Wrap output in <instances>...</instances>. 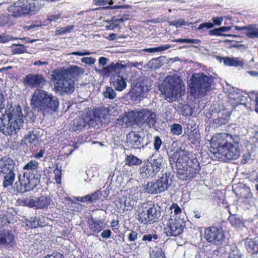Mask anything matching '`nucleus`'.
Returning a JSON list of instances; mask_svg holds the SVG:
<instances>
[{"instance_id":"20e7f679","label":"nucleus","mask_w":258,"mask_h":258,"mask_svg":"<svg viewBox=\"0 0 258 258\" xmlns=\"http://www.w3.org/2000/svg\"><path fill=\"white\" fill-rule=\"evenodd\" d=\"M39 164L36 160H30L23 167V175H19L18 180L15 182L14 187L18 191L24 193L34 189L40 182L41 171Z\"/></svg>"},{"instance_id":"0e129e2a","label":"nucleus","mask_w":258,"mask_h":258,"mask_svg":"<svg viewBox=\"0 0 258 258\" xmlns=\"http://www.w3.org/2000/svg\"><path fill=\"white\" fill-rule=\"evenodd\" d=\"M159 58L152 59L148 63L149 67L152 69H157L159 67Z\"/></svg>"},{"instance_id":"7c9ffc66","label":"nucleus","mask_w":258,"mask_h":258,"mask_svg":"<svg viewBox=\"0 0 258 258\" xmlns=\"http://www.w3.org/2000/svg\"><path fill=\"white\" fill-rule=\"evenodd\" d=\"M161 208L158 206L153 205L150 208H147V211L150 219V224L157 221L161 216Z\"/></svg>"},{"instance_id":"13d9d810","label":"nucleus","mask_w":258,"mask_h":258,"mask_svg":"<svg viewBox=\"0 0 258 258\" xmlns=\"http://www.w3.org/2000/svg\"><path fill=\"white\" fill-rule=\"evenodd\" d=\"M162 144V140L158 136H155L154 138V149L156 151H159L161 145Z\"/></svg>"},{"instance_id":"4d7b16f0","label":"nucleus","mask_w":258,"mask_h":258,"mask_svg":"<svg viewBox=\"0 0 258 258\" xmlns=\"http://www.w3.org/2000/svg\"><path fill=\"white\" fill-rule=\"evenodd\" d=\"M54 174L55 180L57 183L59 184L61 182V167H59L58 165H56V168L53 171Z\"/></svg>"},{"instance_id":"6e6d98bb","label":"nucleus","mask_w":258,"mask_h":258,"mask_svg":"<svg viewBox=\"0 0 258 258\" xmlns=\"http://www.w3.org/2000/svg\"><path fill=\"white\" fill-rule=\"evenodd\" d=\"M228 258H241L240 252L236 247L233 246L231 248Z\"/></svg>"},{"instance_id":"de8ad7c7","label":"nucleus","mask_w":258,"mask_h":258,"mask_svg":"<svg viewBox=\"0 0 258 258\" xmlns=\"http://www.w3.org/2000/svg\"><path fill=\"white\" fill-rule=\"evenodd\" d=\"M104 97L109 99H113L115 98L116 94L114 89L110 87H107L105 91L103 93Z\"/></svg>"},{"instance_id":"f257e3e1","label":"nucleus","mask_w":258,"mask_h":258,"mask_svg":"<svg viewBox=\"0 0 258 258\" xmlns=\"http://www.w3.org/2000/svg\"><path fill=\"white\" fill-rule=\"evenodd\" d=\"M169 162L172 169L175 167L177 176L182 180L195 177L201 169L196 155L187 151L174 153L173 156L169 158Z\"/></svg>"},{"instance_id":"3c124183","label":"nucleus","mask_w":258,"mask_h":258,"mask_svg":"<svg viewBox=\"0 0 258 258\" xmlns=\"http://www.w3.org/2000/svg\"><path fill=\"white\" fill-rule=\"evenodd\" d=\"M151 85V80L150 78H146L142 81L139 86L142 87V89L147 93L150 90Z\"/></svg>"},{"instance_id":"4c0bfd02","label":"nucleus","mask_w":258,"mask_h":258,"mask_svg":"<svg viewBox=\"0 0 258 258\" xmlns=\"http://www.w3.org/2000/svg\"><path fill=\"white\" fill-rule=\"evenodd\" d=\"M140 175L142 178L147 179L150 177H153L155 176L152 169L149 164L142 167L140 169Z\"/></svg>"},{"instance_id":"f8f14e48","label":"nucleus","mask_w":258,"mask_h":258,"mask_svg":"<svg viewBox=\"0 0 258 258\" xmlns=\"http://www.w3.org/2000/svg\"><path fill=\"white\" fill-rule=\"evenodd\" d=\"M48 93V92L43 90L37 89L33 93L31 100V105L32 108L35 110L41 111Z\"/></svg>"},{"instance_id":"6ab92c4d","label":"nucleus","mask_w":258,"mask_h":258,"mask_svg":"<svg viewBox=\"0 0 258 258\" xmlns=\"http://www.w3.org/2000/svg\"><path fill=\"white\" fill-rule=\"evenodd\" d=\"M230 114V111L225 108L219 110L217 112V118L213 119L212 126L214 128H217L222 125L226 124L229 122Z\"/></svg>"},{"instance_id":"c9c22d12","label":"nucleus","mask_w":258,"mask_h":258,"mask_svg":"<svg viewBox=\"0 0 258 258\" xmlns=\"http://www.w3.org/2000/svg\"><path fill=\"white\" fill-rule=\"evenodd\" d=\"M88 223L90 229L94 232L99 233L103 229V222L101 220H95L91 217L89 219Z\"/></svg>"},{"instance_id":"423d86ee","label":"nucleus","mask_w":258,"mask_h":258,"mask_svg":"<svg viewBox=\"0 0 258 258\" xmlns=\"http://www.w3.org/2000/svg\"><path fill=\"white\" fill-rule=\"evenodd\" d=\"M189 85L191 93L195 95H202L211 87L213 81L211 76H207L203 73L194 74L191 79Z\"/></svg>"},{"instance_id":"79ce46f5","label":"nucleus","mask_w":258,"mask_h":258,"mask_svg":"<svg viewBox=\"0 0 258 258\" xmlns=\"http://www.w3.org/2000/svg\"><path fill=\"white\" fill-rule=\"evenodd\" d=\"M246 35L249 38H258V28L255 25H249L247 31L245 32Z\"/></svg>"},{"instance_id":"4468645a","label":"nucleus","mask_w":258,"mask_h":258,"mask_svg":"<svg viewBox=\"0 0 258 258\" xmlns=\"http://www.w3.org/2000/svg\"><path fill=\"white\" fill-rule=\"evenodd\" d=\"M23 83L30 88H42L45 83V80L41 74H29L23 79Z\"/></svg>"},{"instance_id":"338daca9","label":"nucleus","mask_w":258,"mask_h":258,"mask_svg":"<svg viewBox=\"0 0 258 258\" xmlns=\"http://www.w3.org/2000/svg\"><path fill=\"white\" fill-rule=\"evenodd\" d=\"M43 258H64V255L57 251H54L50 254H47Z\"/></svg>"},{"instance_id":"b1692460","label":"nucleus","mask_w":258,"mask_h":258,"mask_svg":"<svg viewBox=\"0 0 258 258\" xmlns=\"http://www.w3.org/2000/svg\"><path fill=\"white\" fill-rule=\"evenodd\" d=\"M15 242L14 236L9 230H4L0 233V245L5 247L12 246Z\"/></svg>"},{"instance_id":"cd10ccee","label":"nucleus","mask_w":258,"mask_h":258,"mask_svg":"<svg viewBox=\"0 0 258 258\" xmlns=\"http://www.w3.org/2000/svg\"><path fill=\"white\" fill-rule=\"evenodd\" d=\"M133 16L131 14H124L120 18H113L111 21V24L107 27L109 29L113 30L116 28L121 27V24L123 22L132 19Z\"/></svg>"},{"instance_id":"6e6552de","label":"nucleus","mask_w":258,"mask_h":258,"mask_svg":"<svg viewBox=\"0 0 258 258\" xmlns=\"http://www.w3.org/2000/svg\"><path fill=\"white\" fill-rule=\"evenodd\" d=\"M159 91L165 95V99L169 102L175 100L181 93L180 86L175 78L168 76L159 86Z\"/></svg>"},{"instance_id":"a211bd4d","label":"nucleus","mask_w":258,"mask_h":258,"mask_svg":"<svg viewBox=\"0 0 258 258\" xmlns=\"http://www.w3.org/2000/svg\"><path fill=\"white\" fill-rule=\"evenodd\" d=\"M126 143L128 147L139 149L143 146V138L135 132H131L126 137Z\"/></svg>"},{"instance_id":"f03ea898","label":"nucleus","mask_w":258,"mask_h":258,"mask_svg":"<svg viewBox=\"0 0 258 258\" xmlns=\"http://www.w3.org/2000/svg\"><path fill=\"white\" fill-rule=\"evenodd\" d=\"M5 97L0 93V131L6 136L16 134L22 127L25 116L21 107H13L12 105L4 107Z\"/></svg>"},{"instance_id":"c85d7f7f","label":"nucleus","mask_w":258,"mask_h":258,"mask_svg":"<svg viewBox=\"0 0 258 258\" xmlns=\"http://www.w3.org/2000/svg\"><path fill=\"white\" fill-rule=\"evenodd\" d=\"M15 171L16 170H12L3 174L4 176L3 181V186L4 188L12 186L15 190L17 191L14 187L15 184L14 182L16 179Z\"/></svg>"},{"instance_id":"a18cd8bd","label":"nucleus","mask_w":258,"mask_h":258,"mask_svg":"<svg viewBox=\"0 0 258 258\" xmlns=\"http://www.w3.org/2000/svg\"><path fill=\"white\" fill-rule=\"evenodd\" d=\"M133 96L135 97L136 99L141 100L146 93V91H144L140 86H136L133 89Z\"/></svg>"},{"instance_id":"9d476101","label":"nucleus","mask_w":258,"mask_h":258,"mask_svg":"<svg viewBox=\"0 0 258 258\" xmlns=\"http://www.w3.org/2000/svg\"><path fill=\"white\" fill-rule=\"evenodd\" d=\"M138 200L139 193L131 191L127 195L119 198L116 206L119 210L131 211L136 206Z\"/></svg>"},{"instance_id":"9b49d317","label":"nucleus","mask_w":258,"mask_h":258,"mask_svg":"<svg viewBox=\"0 0 258 258\" xmlns=\"http://www.w3.org/2000/svg\"><path fill=\"white\" fill-rule=\"evenodd\" d=\"M185 226V221L180 218L175 217L174 219H170L165 228V233L168 236L179 235L183 232Z\"/></svg>"},{"instance_id":"1a4fd4ad","label":"nucleus","mask_w":258,"mask_h":258,"mask_svg":"<svg viewBox=\"0 0 258 258\" xmlns=\"http://www.w3.org/2000/svg\"><path fill=\"white\" fill-rule=\"evenodd\" d=\"M205 238L214 245L222 244L225 239V232L220 227L211 226L205 230Z\"/></svg>"},{"instance_id":"0eeeda50","label":"nucleus","mask_w":258,"mask_h":258,"mask_svg":"<svg viewBox=\"0 0 258 258\" xmlns=\"http://www.w3.org/2000/svg\"><path fill=\"white\" fill-rule=\"evenodd\" d=\"M54 88L56 92L71 94L74 91V81L70 78L67 70L54 71Z\"/></svg>"},{"instance_id":"052dcab7","label":"nucleus","mask_w":258,"mask_h":258,"mask_svg":"<svg viewBox=\"0 0 258 258\" xmlns=\"http://www.w3.org/2000/svg\"><path fill=\"white\" fill-rule=\"evenodd\" d=\"M102 196L99 190H97L94 193L89 195V202H94L97 201Z\"/></svg>"},{"instance_id":"72a5a7b5","label":"nucleus","mask_w":258,"mask_h":258,"mask_svg":"<svg viewBox=\"0 0 258 258\" xmlns=\"http://www.w3.org/2000/svg\"><path fill=\"white\" fill-rule=\"evenodd\" d=\"M124 69L123 64L119 63H111L109 66L103 68V70L105 74L114 73L115 74H120L121 71Z\"/></svg>"},{"instance_id":"f704fd0d","label":"nucleus","mask_w":258,"mask_h":258,"mask_svg":"<svg viewBox=\"0 0 258 258\" xmlns=\"http://www.w3.org/2000/svg\"><path fill=\"white\" fill-rule=\"evenodd\" d=\"M137 219L142 224H150V219L147 208H140L137 211Z\"/></svg>"},{"instance_id":"ea45409f","label":"nucleus","mask_w":258,"mask_h":258,"mask_svg":"<svg viewBox=\"0 0 258 258\" xmlns=\"http://www.w3.org/2000/svg\"><path fill=\"white\" fill-rule=\"evenodd\" d=\"M171 46L169 44H165L164 45H160V46L156 47L145 48L143 49V51L149 53H155L158 52H162L167 50L170 48Z\"/></svg>"},{"instance_id":"e2e57ef3","label":"nucleus","mask_w":258,"mask_h":258,"mask_svg":"<svg viewBox=\"0 0 258 258\" xmlns=\"http://www.w3.org/2000/svg\"><path fill=\"white\" fill-rule=\"evenodd\" d=\"M14 39L12 36L7 34L0 35V43H5Z\"/></svg>"},{"instance_id":"680f3d73","label":"nucleus","mask_w":258,"mask_h":258,"mask_svg":"<svg viewBox=\"0 0 258 258\" xmlns=\"http://www.w3.org/2000/svg\"><path fill=\"white\" fill-rule=\"evenodd\" d=\"M169 25L170 26H173L177 28L183 25H186V23L184 19H179L177 20L170 22Z\"/></svg>"},{"instance_id":"8fccbe9b","label":"nucleus","mask_w":258,"mask_h":258,"mask_svg":"<svg viewBox=\"0 0 258 258\" xmlns=\"http://www.w3.org/2000/svg\"><path fill=\"white\" fill-rule=\"evenodd\" d=\"M170 132L174 135H180L182 133V126L178 123L173 124L170 126Z\"/></svg>"},{"instance_id":"f3484780","label":"nucleus","mask_w":258,"mask_h":258,"mask_svg":"<svg viewBox=\"0 0 258 258\" xmlns=\"http://www.w3.org/2000/svg\"><path fill=\"white\" fill-rule=\"evenodd\" d=\"M53 204V201L49 196L41 195L40 197L32 199L30 201L29 204L32 207L37 209H47Z\"/></svg>"},{"instance_id":"393cba45","label":"nucleus","mask_w":258,"mask_h":258,"mask_svg":"<svg viewBox=\"0 0 258 258\" xmlns=\"http://www.w3.org/2000/svg\"><path fill=\"white\" fill-rule=\"evenodd\" d=\"M241 200L243 204V207L248 209L253 204L255 199L252 197L250 190L247 187L244 188L241 192Z\"/></svg>"},{"instance_id":"c756f323","label":"nucleus","mask_w":258,"mask_h":258,"mask_svg":"<svg viewBox=\"0 0 258 258\" xmlns=\"http://www.w3.org/2000/svg\"><path fill=\"white\" fill-rule=\"evenodd\" d=\"M245 243L246 248L249 253L253 254L258 252V237L253 239L247 238Z\"/></svg>"},{"instance_id":"a19ab883","label":"nucleus","mask_w":258,"mask_h":258,"mask_svg":"<svg viewBox=\"0 0 258 258\" xmlns=\"http://www.w3.org/2000/svg\"><path fill=\"white\" fill-rule=\"evenodd\" d=\"M125 164L130 166L139 165L142 163V160L133 155L127 156L125 159Z\"/></svg>"},{"instance_id":"864d4df0","label":"nucleus","mask_w":258,"mask_h":258,"mask_svg":"<svg viewBox=\"0 0 258 258\" xmlns=\"http://www.w3.org/2000/svg\"><path fill=\"white\" fill-rule=\"evenodd\" d=\"M74 28V25L67 26L66 27L57 28L56 30V34L62 35L71 32Z\"/></svg>"},{"instance_id":"603ef678","label":"nucleus","mask_w":258,"mask_h":258,"mask_svg":"<svg viewBox=\"0 0 258 258\" xmlns=\"http://www.w3.org/2000/svg\"><path fill=\"white\" fill-rule=\"evenodd\" d=\"M230 216L229 217V220L233 226L238 227L241 223L240 219L237 217L236 215L232 214L230 210L229 211Z\"/></svg>"},{"instance_id":"a878e982","label":"nucleus","mask_w":258,"mask_h":258,"mask_svg":"<svg viewBox=\"0 0 258 258\" xmlns=\"http://www.w3.org/2000/svg\"><path fill=\"white\" fill-rule=\"evenodd\" d=\"M25 140L27 144L32 146H37L41 143V135L39 132L33 131L29 133L25 137Z\"/></svg>"},{"instance_id":"7ed1b4c3","label":"nucleus","mask_w":258,"mask_h":258,"mask_svg":"<svg viewBox=\"0 0 258 258\" xmlns=\"http://www.w3.org/2000/svg\"><path fill=\"white\" fill-rule=\"evenodd\" d=\"M239 140L238 137H235L232 141L222 143L221 135L213 137L210 147L212 158L224 162L237 159L241 153Z\"/></svg>"},{"instance_id":"2eb2a0df","label":"nucleus","mask_w":258,"mask_h":258,"mask_svg":"<svg viewBox=\"0 0 258 258\" xmlns=\"http://www.w3.org/2000/svg\"><path fill=\"white\" fill-rule=\"evenodd\" d=\"M115 111L112 106L100 107L93 110L94 120L95 121L105 123L106 119L109 115H115Z\"/></svg>"},{"instance_id":"c03bdc74","label":"nucleus","mask_w":258,"mask_h":258,"mask_svg":"<svg viewBox=\"0 0 258 258\" xmlns=\"http://www.w3.org/2000/svg\"><path fill=\"white\" fill-rule=\"evenodd\" d=\"M11 48L13 54H22L26 51V47L23 44L14 43L11 46Z\"/></svg>"},{"instance_id":"4be33fe9","label":"nucleus","mask_w":258,"mask_h":258,"mask_svg":"<svg viewBox=\"0 0 258 258\" xmlns=\"http://www.w3.org/2000/svg\"><path fill=\"white\" fill-rule=\"evenodd\" d=\"M216 58L220 62L223 61L225 66L245 68L244 61L238 57L217 56Z\"/></svg>"},{"instance_id":"2f4dec72","label":"nucleus","mask_w":258,"mask_h":258,"mask_svg":"<svg viewBox=\"0 0 258 258\" xmlns=\"http://www.w3.org/2000/svg\"><path fill=\"white\" fill-rule=\"evenodd\" d=\"M173 175L170 172H165L163 174L162 176L158 178V180L161 183L164 191L168 190V189L171 186L172 182Z\"/></svg>"},{"instance_id":"412c9836","label":"nucleus","mask_w":258,"mask_h":258,"mask_svg":"<svg viewBox=\"0 0 258 258\" xmlns=\"http://www.w3.org/2000/svg\"><path fill=\"white\" fill-rule=\"evenodd\" d=\"M153 154L148 160V164H150L152 171H153L156 175L160 171L163 172V169L165 166V160L161 156L155 157Z\"/></svg>"},{"instance_id":"49530a36","label":"nucleus","mask_w":258,"mask_h":258,"mask_svg":"<svg viewBox=\"0 0 258 258\" xmlns=\"http://www.w3.org/2000/svg\"><path fill=\"white\" fill-rule=\"evenodd\" d=\"M62 13L60 12H54V13H50L47 15V20L50 22H56L57 20L61 18L63 19L64 18H68L67 16H62Z\"/></svg>"},{"instance_id":"bb28decb","label":"nucleus","mask_w":258,"mask_h":258,"mask_svg":"<svg viewBox=\"0 0 258 258\" xmlns=\"http://www.w3.org/2000/svg\"><path fill=\"white\" fill-rule=\"evenodd\" d=\"M158 179L155 182H149L145 186L146 191L151 194H158L164 192Z\"/></svg>"},{"instance_id":"09e8293b","label":"nucleus","mask_w":258,"mask_h":258,"mask_svg":"<svg viewBox=\"0 0 258 258\" xmlns=\"http://www.w3.org/2000/svg\"><path fill=\"white\" fill-rule=\"evenodd\" d=\"M158 238V236L155 233L148 234L143 236L142 240L145 241L146 244L148 242H154L156 245L155 240H157Z\"/></svg>"},{"instance_id":"5fc2aeb1","label":"nucleus","mask_w":258,"mask_h":258,"mask_svg":"<svg viewBox=\"0 0 258 258\" xmlns=\"http://www.w3.org/2000/svg\"><path fill=\"white\" fill-rule=\"evenodd\" d=\"M68 71V70H67ZM69 72L74 75H81L84 73V69L80 67L75 66L71 67L69 70Z\"/></svg>"},{"instance_id":"39448f33","label":"nucleus","mask_w":258,"mask_h":258,"mask_svg":"<svg viewBox=\"0 0 258 258\" xmlns=\"http://www.w3.org/2000/svg\"><path fill=\"white\" fill-rule=\"evenodd\" d=\"M130 125H137L142 129L150 128L154 126L156 122L155 112L148 109L128 112L126 117Z\"/></svg>"},{"instance_id":"69168bd1","label":"nucleus","mask_w":258,"mask_h":258,"mask_svg":"<svg viewBox=\"0 0 258 258\" xmlns=\"http://www.w3.org/2000/svg\"><path fill=\"white\" fill-rule=\"evenodd\" d=\"M81 61L89 66L94 64L96 62V59L92 57H84L81 58Z\"/></svg>"},{"instance_id":"473e14b6","label":"nucleus","mask_w":258,"mask_h":258,"mask_svg":"<svg viewBox=\"0 0 258 258\" xmlns=\"http://www.w3.org/2000/svg\"><path fill=\"white\" fill-rule=\"evenodd\" d=\"M3 174L10 172L12 170H15L16 164L14 160L8 156L3 157Z\"/></svg>"},{"instance_id":"37998d69","label":"nucleus","mask_w":258,"mask_h":258,"mask_svg":"<svg viewBox=\"0 0 258 258\" xmlns=\"http://www.w3.org/2000/svg\"><path fill=\"white\" fill-rule=\"evenodd\" d=\"M29 222L30 223L31 226L33 228L42 227L45 224L44 219L37 216L31 217L29 220Z\"/></svg>"},{"instance_id":"bf43d9fd","label":"nucleus","mask_w":258,"mask_h":258,"mask_svg":"<svg viewBox=\"0 0 258 258\" xmlns=\"http://www.w3.org/2000/svg\"><path fill=\"white\" fill-rule=\"evenodd\" d=\"M170 210H171V213H173L174 215L176 216L175 217L179 218L178 217V215L181 213L182 210L177 204L175 203L172 204L170 207Z\"/></svg>"},{"instance_id":"774afa93","label":"nucleus","mask_w":258,"mask_h":258,"mask_svg":"<svg viewBox=\"0 0 258 258\" xmlns=\"http://www.w3.org/2000/svg\"><path fill=\"white\" fill-rule=\"evenodd\" d=\"M248 96L251 100L255 99L256 102L255 110L258 113V94H255L254 92H250L248 94Z\"/></svg>"},{"instance_id":"aec40b11","label":"nucleus","mask_w":258,"mask_h":258,"mask_svg":"<svg viewBox=\"0 0 258 258\" xmlns=\"http://www.w3.org/2000/svg\"><path fill=\"white\" fill-rule=\"evenodd\" d=\"M94 120L91 117L87 115H83L74 121L72 130L74 131H79L86 127L93 125Z\"/></svg>"},{"instance_id":"e433bc0d","label":"nucleus","mask_w":258,"mask_h":258,"mask_svg":"<svg viewBox=\"0 0 258 258\" xmlns=\"http://www.w3.org/2000/svg\"><path fill=\"white\" fill-rule=\"evenodd\" d=\"M162 245L158 244L155 245V247L150 251L151 258H166L164 252L162 249Z\"/></svg>"},{"instance_id":"dca6fc26","label":"nucleus","mask_w":258,"mask_h":258,"mask_svg":"<svg viewBox=\"0 0 258 258\" xmlns=\"http://www.w3.org/2000/svg\"><path fill=\"white\" fill-rule=\"evenodd\" d=\"M59 104L58 98L49 93L47 99L41 111L44 115L51 114L54 112L56 111L58 108Z\"/></svg>"},{"instance_id":"ddd939ff","label":"nucleus","mask_w":258,"mask_h":258,"mask_svg":"<svg viewBox=\"0 0 258 258\" xmlns=\"http://www.w3.org/2000/svg\"><path fill=\"white\" fill-rule=\"evenodd\" d=\"M8 10L15 18L29 14L28 2L27 0H18L8 7Z\"/></svg>"},{"instance_id":"58836bf2","label":"nucleus","mask_w":258,"mask_h":258,"mask_svg":"<svg viewBox=\"0 0 258 258\" xmlns=\"http://www.w3.org/2000/svg\"><path fill=\"white\" fill-rule=\"evenodd\" d=\"M15 18L12 14L0 17V27H9L14 23Z\"/></svg>"},{"instance_id":"5701e85b","label":"nucleus","mask_w":258,"mask_h":258,"mask_svg":"<svg viewBox=\"0 0 258 258\" xmlns=\"http://www.w3.org/2000/svg\"><path fill=\"white\" fill-rule=\"evenodd\" d=\"M126 78L121 76L120 74H114L111 78L112 85L116 91H122L126 87Z\"/></svg>"}]
</instances>
